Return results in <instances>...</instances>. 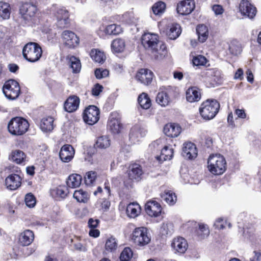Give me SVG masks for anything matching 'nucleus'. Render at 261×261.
I'll return each instance as SVG.
<instances>
[{
  "label": "nucleus",
  "mask_w": 261,
  "mask_h": 261,
  "mask_svg": "<svg viewBox=\"0 0 261 261\" xmlns=\"http://www.w3.org/2000/svg\"><path fill=\"white\" fill-rule=\"evenodd\" d=\"M229 51L234 56L239 55L242 51V46L240 43L237 41L231 42L229 46Z\"/></svg>",
  "instance_id": "nucleus-46"
},
{
  "label": "nucleus",
  "mask_w": 261,
  "mask_h": 261,
  "mask_svg": "<svg viewBox=\"0 0 261 261\" xmlns=\"http://www.w3.org/2000/svg\"><path fill=\"white\" fill-rule=\"evenodd\" d=\"M201 75L203 78H206L213 82V85L220 84L222 82L221 72L217 69H205L201 72Z\"/></svg>",
  "instance_id": "nucleus-12"
},
{
  "label": "nucleus",
  "mask_w": 261,
  "mask_h": 261,
  "mask_svg": "<svg viewBox=\"0 0 261 261\" xmlns=\"http://www.w3.org/2000/svg\"><path fill=\"white\" fill-rule=\"evenodd\" d=\"M73 197L79 202L87 203L89 199L90 195L87 192L80 189L74 191Z\"/></svg>",
  "instance_id": "nucleus-38"
},
{
  "label": "nucleus",
  "mask_w": 261,
  "mask_h": 261,
  "mask_svg": "<svg viewBox=\"0 0 261 261\" xmlns=\"http://www.w3.org/2000/svg\"><path fill=\"white\" fill-rule=\"evenodd\" d=\"M37 11L36 6L31 3L23 4L19 9L20 14L25 20H29L35 16Z\"/></svg>",
  "instance_id": "nucleus-14"
},
{
  "label": "nucleus",
  "mask_w": 261,
  "mask_h": 261,
  "mask_svg": "<svg viewBox=\"0 0 261 261\" xmlns=\"http://www.w3.org/2000/svg\"><path fill=\"white\" fill-rule=\"evenodd\" d=\"M97 176V173L95 171H89L86 173L85 176V184L88 186H90L95 181Z\"/></svg>",
  "instance_id": "nucleus-51"
},
{
  "label": "nucleus",
  "mask_w": 261,
  "mask_h": 261,
  "mask_svg": "<svg viewBox=\"0 0 261 261\" xmlns=\"http://www.w3.org/2000/svg\"><path fill=\"white\" fill-rule=\"evenodd\" d=\"M26 155L21 150H15L11 152L10 159L17 164H20L25 160Z\"/></svg>",
  "instance_id": "nucleus-37"
},
{
  "label": "nucleus",
  "mask_w": 261,
  "mask_h": 261,
  "mask_svg": "<svg viewBox=\"0 0 261 261\" xmlns=\"http://www.w3.org/2000/svg\"><path fill=\"white\" fill-rule=\"evenodd\" d=\"M180 27L178 24H171L168 25L166 30V35L169 39L174 40L180 34Z\"/></svg>",
  "instance_id": "nucleus-27"
},
{
  "label": "nucleus",
  "mask_w": 261,
  "mask_h": 261,
  "mask_svg": "<svg viewBox=\"0 0 261 261\" xmlns=\"http://www.w3.org/2000/svg\"><path fill=\"white\" fill-rule=\"evenodd\" d=\"M138 101L140 106L144 109H149L151 105L149 97L145 93H142L139 96Z\"/></svg>",
  "instance_id": "nucleus-42"
},
{
  "label": "nucleus",
  "mask_w": 261,
  "mask_h": 261,
  "mask_svg": "<svg viewBox=\"0 0 261 261\" xmlns=\"http://www.w3.org/2000/svg\"><path fill=\"white\" fill-rule=\"evenodd\" d=\"M219 108L220 104L217 100L207 99L201 103L199 112L204 119L211 120L218 113Z\"/></svg>",
  "instance_id": "nucleus-4"
},
{
  "label": "nucleus",
  "mask_w": 261,
  "mask_h": 261,
  "mask_svg": "<svg viewBox=\"0 0 261 261\" xmlns=\"http://www.w3.org/2000/svg\"><path fill=\"white\" fill-rule=\"evenodd\" d=\"M254 256L250 259V261H261V253L254 251Z\"/></svg>",
  "instance_id": "nucleus-64"
},
{
  "label": "nucleus",
  "mask_w": 261,
  "mask_h": 261,
  "mask_svg": "<svg viewBox=\"0 0 261 261\" xmlns=\"http://www.w3.org/2000/svg\"><path fill=\"white\" fill-rule=\"evenodd\" d=\"M99 222L98 219L90 218L88 221V225L91 228H95Z\"/></svg>",
  "instance_id": "nucleus-61"
},
{
  "label": "nucleus",
  "mask_w": 261,
  "mask_h": 261,
  "mask_svg": "<svg viewBox=\"0 0 261 261\" xmlns=\"http://www.w3.org/2000/svg\"><path fill=\"white\" fill-rule=\"evenodd\" d=\"M208 171L214 175H221L226 169V161L220 154H211L207 160Z\"/></svg>",
  "instance_id": "nucleus-2"
},
{
  "label": "nucleus",
  "mask_w": 261,
  "mask_h": 261,
  "mask_svg": "<svg viewBox=\"0 0 261 261\" xmlns=\"http://www.w3.org/2000/svg\"><path fill=\"white\" fill-rule=\"evenodd\" d=\"M192 62L194 66H204L207 62V60L204 56L198 55L193 57Z\"/></svg>",
  "instance_id": "nucleus-53"
},
{
  "label": "nucleus",
  "mask_w": 261,
  "mask_h": 261,
  "mask_svg": "<svg viewBox=\"0 0 261 261\" xmlns=\"http://www.w3.org/2000/svg\"><path fill=\"white\" fill-rule=\"evenodd\" d=\"M165 143V139L160 138L152 143L150 145L151 148H153L154 150H161L163 149Z\"/></svg>",
  "instance_id": "nucleus-54"
},
{
  "label": "nucleus",
  "mask_w": 261,
  "mask_h": 261,
  "mask_svg": "<svg viewBox=\"0 0 261 261\" xmlns=\"http://www.w3.org/2000/svg\"><path fill=\"white\" fill-rule=\"evenodd\" d=\"M146 131L139 125L134 126L129 133V140L133 144L138 143L140 139L146 135Z\"/></svg>",
  "instance_id": "nucleus-20"
},
{
  "label": "nucleus",
  "mask_w": 261,
  "mask_h": 261,
  "mask_svg": "<svg viewBox=\"0 0 261 261\" xmlns=\"http://www.w3.org/2000/svg\"><path fill=\"white\" fill-rule=\"evenodd\" d=\"M10 5L6 2H0V16L4 19H9L10 15Z\"/></svg>",
  "instance_id": "nucleus-43"
},
{
  "label": "nucleus",
  "mask_w": 261,
  "mask_h": 261,
  "mask_svg": "<svg viewBox=\"0 0 261 261\" xmlns=\"http://www.w3.org/2000/svg\"><path fill=\"white\" fill-rule=\"evenodd\" d=\"M161 196L162 199L170 205L174 204L177 200L175 193L171 191H165Z\"/></svg>",
  "instance_id": "nucleus-40"
},
{
  "label": "nucleus",
  "mask_w": 261,
  "mask_h": 261,
  "mask_svg": "<svg viewBox=\"0 0 261 261\" xmlns=\"http://www.w3.org/2000/svg\"><path fill=\"white\" fill-rule=\"evenodd\" d=\"M125 47L124 41L120 38L114 40L111 44L112 50L116 53L122 52L124 50Z\"/></svg>",
  "instance_id": "nucleus-44"
},
{
  "label": "nucleus",
  "mask_w": 261,
  "mask_h": 261,
  "mask_svg": "<svg viewBox=\"0 0 261 261\" xmlns=\"http://www.w3.org/2000/svg\"><path fill=\"white\" fill-rule=\"evenodd\" d=\"M28 121L21 117L12 118L8 124L9 132L14 136H21L24 134L29 127Z\"/></svg>",
  "instance_id": "nucleus-3"
},
{
  "label": "nucleus",
  "mask_w": 261,
  "mask_h": 261,
  "mask_svg": "<svg viewBox=\"0 0 261 261\" xmlns=\"http://www.w3.org/2000/svg\"><path fill=\"white\" fill-rule=\"evenodd\" d=\"M180 126L176 123H168L164 127V134L171 138L177 137L181 133Z\"/></svg>",
  "instance_id": "nucleus-25"
},
{
  "label": "nucleus",
  "mask_w": 261,
  "mask_h": 261,
  "mask_svg": "<svg viewBox=\"0 0 261 261\" xmlns=\"http://www.w3.org/2000/svg\"><path fill=\"white\" fill-rule=\"evenodd\" d=\"M171 246L177 252L184 253L187 250L188 245L187 241L184 238L177 237L173 239Z\"/></svg>",
  "instance_id": "nucleus-26"
},
{
  "label": "nucleus",
  "mask_w": 261,
  "mask_h": 261,
  "mask_svg": "<svg viewBox=\"0 0 261 261\" xmlns=\"http://www.w3.org/2000/svg\"><path fill=\"white\" fill-rule=\"evenodd\" d=\"M145 211L150 216L157 217L161 214L162 207L156 201H149L145 205Z\"/></svg>",
  "instance_id": "nucleus-22"
},
{
  "label": "nucleus",
  "mask_w": 261,
  "mask_h": 261,
  "mask_svg": "<svg viewBox=\"0 0 261 261\" xmlns=\"http://www.w3.org/2000/svg\"><path fill=\"white\" fill-rule=\"evenodd\" d=\"M201 98V94L199 89L195 87L189 88L186 92V99L190 102L199 101Z\"/></svg>",
  "instance_id": "nucleus-29"
},
{
  "label": "nucleus",
  "mask_w": 261,
  "mask_h": 261,
  "mask_svg": "<svg viewBox=\"0 0 261 261\" xmlns=\"http://www.w3.org/2000/svg\"><path fill=\"white\" fill-rule=\"evenodd\" d=\"M34 239L32 231L27 229L22 232L19 238V242L22 246H28L31 244Z\"/></svg>",
  "instance_id": "nucleus-28"
},
{
  "label": "nucleus",
  "mask_w": 261,
  "mask_h": 261,
  "mask_svg": "<svg viewBox=\"0 0 261 261\" xmlns=\"http://www.w3.org/2000/svg\"><path fill=\"white\" fill-rule=\"evenodd\" d=\"M143 174L142 167L138 164H133L129 166L128 176L132 180H139Z\"/></svg>",
  "instance_id": "nucleus-24"
},
{
  "label": "nucleus",
  "mask_w": 261,
  "mask_h": 261,
  "mask_svg": "<svg viewBox=\"0 0 261 261\" xmlns=\"http://www.w3.org/2000/svg\"><path fill=\"white\" fill-rule=\"evenodd\" d=\"M90 56L95 62L100 64H102L106 58L104 53L97 49H93L91 50Z\"/></svg>",
  "instance_id": "nucleus-39"
},
{
  "label": "nucleus",
  "mask_w": 261,
  "mask_h": 261,
  "mask_svg": "<svg viewBox=\"0 0 261 261\" xmlns=\"http://www.w3.org/2000/svg\"><path fill=\"white\" fill-rule=\"evenodd\" d=\"M153 77V72L148 69H141L136 75L137 80L145 85H149L151 83Z\"/></svg>",
  "instance_id": "nucleus-19"
},
{
  "label": "nucleus",
  "mask_w": 261,
  "mask_h": 261,
  "mask_svg": "<svg viewBox=\"0 0 261 261\" xmlns=\"http://www.w3.org/2000/svg\"><path fill=\"white\" fill-rule=\"evenodd\" d=\"M74 153L75 150L72 145L65 144L61 147L59 156L62 162L68 163L73 158Z\"/></svg>",
  "instance_id": "nucleus-16"
},
{
  "label": "nucleus",
  "mask_w": 261,
  "mask_h": 261,
  "mask_svg": "<svg viewBox=\"0 0 261 261\" xmlns=\"http://www.w3.org/2000/svg\"><path fill=\"white\" fill-rule=\"evenodd\" d=\"M256 8L248 0H242L239 5V12L241 14L250 19L254 17L256 14Z\"/></svg>",
  "instance_id": "nucleus-11"
},
{
  "label": "nucleus",
  "mask_w": 261,
  "mask_h": 261,
  "mask_svg": "<svg viewBox=\"0 0 261 261\" xmlns=\"http://www.w3.org/2000/svg\"><path fill=\"white\" fill-rule=\"evenodd\" d=\"M182 156L186 159L192 160L197 156V150L195 145L192 142H186L183 144Z\"/></svg>",
  "instance_id": "nucleus-18"
},
{
  "label": "nucleus",
  "mask_w": 261,
  "mask_h": 261,
  "mask_svg": "<svg viewBox=\"0 0 261 261\" xmlns=\"http://www.w3.org/2000/svg\"><path fill=\"white\" fill-rule=\"evenodd\" d=\"M122 28L120 25L116 24H112L107 27L102 25L99 28L98 34L100 37H103L104 35H118L122 32Z\"/></svg>",
  "instance_id": "nucleus-17"
},
{
  "label": "nucleus",
  "mask_w": 261,
  "mask_h": 261,
  "mask_svg": "<svg viewBox=\"0 0 261 261\" xmlns=\"http://www.w3.org/2000/svg\"><path fill=\"white\" fill-rule=\"evenodd\" d=\"M111 140L107 136H102L97 138L94 146L98 149H106L111 145Z\"/></svg>",
  "instance_id": "nucleus-33"
},
{
  "label": "nucleus",
  "mask_w": 261,
  "mask_h": 261,
  "mask_svg": "<svg viewBox=\"0 0 261 261\" xmlns=\"http://www.w3.org/2000/svg\"><path fill=\"white\" fill-rule=\"evenodd\" d=\"M3 91L8 99L14 100L19 96L20 88L17 81L14 80H10L5 82L3 87Z\"/></svg>",
  "instance_id": "nucleus-6"
},
{
  "label": "nucleus",
  "mask_w": 261,
  "mask_h": 261,
  "mask_svg": "<svg viewBox=\"0 0 261 261\" xmlns=\"http://www.w3.org/2000/svg\"><path fill=\"white\" fill-rule=\"evenodd\" d=\"M109 71L107 69H96L95 71V75L97 79H101L107 77L109 75Z\"/></svg>",
  "instance_id": "nucleus-56"
},
{
  "label": "nucleus",
  "mask_w": 261,
  "mask_h": 261,
  "mask_svg": "<svg viewBox=\"0 0 261 261\" xmlns=\"http://www.w3.org/2000/svg\"><path fill=\"white\" fill-rule=\"evenodd\" d=\"M100 111L98 108L95 106H89L84 111L83 119L84 121L89 124L93 125L99 119Z\"/></svg>",
  "instance_id": "nucleus-9"
},
{
  "label": "nucleus",
  "mask_w": 261,
  "mask_h": 261,
  "mask_svg": "<svg viewBox=\"0 0 261 261\" xmlns=\"http://www.w3.org/2000/svg\"><path fill=\"white\" fill-rule=\"evenodd\" d=\"M156 101L161 106L165 107L170 102V98L166 92L161 91L158 93Z\"/></svg>",
  "instance_id": "nucleus-41"
},
{
  "label": "nucleus",
  "mask_w": 261,
  "mask_h": 261,
  "mask_svg": "<svg viewBox=\"0 0 261 261\" xmlns=\"http://www.w3.org/2000/svg\"><path fill=\"white\" fill-rule=\"evenodd\" d=\"M108 128L114 134L120 133L122 127L120 115L116 112H112L108 121Z\"/></svg>",
  "instance_id": "nucleus-10"
},
{
  "label": "nucleus",
  "mask_w": 261,
  "mask_h": 261,
  "mask_svg": "<svg viewBox=\"0 0 261 261\" xmlns=\"http://www.w3.org/2000/svg\"><path fill=\"white\" fill-rule=\"evenodd\" d=\"M141 210V207L138 203L133 202L127 206L126 214L129 218H134L140 214Z\"/></svg>",
  "instance_id": "nucleus-32"
},
{
  "label": "nucleus",
  "mask_w": 261,
  "mask_h": 261,
  "mask_svg": "<svg viewBox=\"0 0 261 261\" xmlns=\"http://www.w3.org/2000/svg\"><path fill=\"white\" fill-rule=\"evenodd\" d=\"M235 114L239 118L244 119L246 117V114L244 110L237 109L235 110Z\"/></svg>",
  "instance_id": "nucleus-62"
},
{
  "label": "nucleus",
  "mask_w": 261,
  "mask_h": 261,
  "mask_svg": "<svg viewBox=\"0 0 261 261\" xmlns=\"http://www.w3.org/2000/svg\"><path fill=\"white\" fill-rule=\"evenodd\" d=\"M195 7L194 0H184L177 4L176 10L177 13L181 15H187L192 12Z\"/></svg>",
  "instance_id": "nucleus-13"
},
{
  "label": "nucleus",
  "mask_w": 261,
  "mask_h": 261,
  "mask_svg": "<svg viewBox=\"0 0 261 261\" xmlns=\"http://www.w3.org/2000/svg\"><path fill=\"white\" fill-rule=\"evenodd\" d=\"M103 87L97 84H96L92 90V95L94 96H98L100 93L102 91Z\"/></svg>",
  "instance_id": "nucleus-59"
},
{
  "label": "nucleus",
  "mask_w": 261,
  "mask_h": 261,
  "mask_svg": "<svg viewBox=\"0 0 261 261\" xmlns=\"http://www.w3.org/2000/svg\"><path fill=\"white\" fill-rule=\"evenodd\" d=\"M57 25L61 28L67 27L70 23L69 11L63 7L57 8L54 12Z\"/></svg>",
  "instance_id": "nucleus-8"
},
{
  "label": "nucleus",
  "mask_w": 261,
  "mask_h": 261,
  "mask_svg": "<svg viewBox=\"0 0 261 261\" xmlns=\"http://www.w3.org/2000/svg\"><path fill=\"white\" fill-rule=\"evenodd\" d=\"M227 222L222 218L217 219L214 224V226L216 228L218 229H222L225 227V225Z\"/></svg>",
  "instance_id": "nucleus-57"
},
{
  "label": "nucleus",
  "mask_w": 261,
  "mask_h": 261,
  "mask_svg": "<svg viewBox=\"0 0 261 261\" xmlns=\"http://www.w3.org/2000/svg\"><path fill=\"white\" fill-rule=\"evenodd\" d=\"M166 8V4L163 2H158L152 6V9L153 13L155 15L162 14Z\"/></svg>",
  "instance_id": "nucleus-49"
},
{
  "label": "nucleus",
  "mask_w": 261,
  "mask_h": 261,
  "mask_svg": "<svg viewBox=\"0 0 261 261\" xmlns=\"http://www.w3.org/2000/svg\"><path fill=\"white\" fill-rule=\"evenodd\" d=\"M67 60L70 67L72 69L73 73L79 72L81 70V65L80 60L73 56L68 55L66 57Z\"/></svg>",
  "instance_id": "nucleus-34"
},
{
  "label": "nucleus",
  "mask_w": 261,
  "mask_h": 261,
  "mask_svg": "<svg viewBox=\"0 0 261 261\" xmlns=\"http://www.w3.org/2000/svg\"><path fill=\"white\" fill-rule=\"evenodd\" d=\"M123 21L131 24H136L138 22V18L135 17L132 12H126L123 16Z\"/></svg>",
  "instance_id": "nucleus-50"
},
{
  "label": "nucleus",
  "mask_w": 261,
  "mask_h": 261,
  "mask_svg": "<svg viewBox=\"0 0 261 261\" xmlns=\"http://www.w3.org/2000/svg\"><path fill=\"white\" fill-rule=\"evenodd\" d=\"M196 32L198 36V40L200 42H204L207 39L208 35V29L206 25L201 24L197 26Z\"/></svg>",
  "instance_id": "nucleus-36"
},
{
  "label": "nucleus",
  "mask_w": 261,
  "mask_h": 261,
  "mask_svg": "<svg viewBox=\"0 0 261 261\" xmlns=\"http://www.w3.org/2000/svg\"><path fill=\"white\" fill-rule=\"evenodd\" d=\"M74 248L80 251L85 252L87 250L85 246L81 242H77L74 244Z\"/></svg>",
  "instance_id": "nucleus-60"
},
{
  "label": "nucleus",
  "mask_w": 261,
  "mask_h": 261,
  "mask_svg": "<svg viewBox=\"0 0 261 261\" xmlns=\"http://www.w3.org/2000/svg\"><path fill=\"white\" fill-rule=\"evenodd\" d=\"M68 189L64 186H59L53 190L52 195H55L57 198H64L67 195Z\"/></svg>",
  "instance_id": "nucleus-48"
},
{
  "label": "nucleus",
  "mask_w": 261,
  "mask_h": 261,
  "mask_svg": "<svg viewBox=\"0 0 261 261\" xmlns=\"http://www.w3.org/2000/svg\"><path fill=\"white\" fill-rule=\"evenodd\" d=\"M62 36L64 44L69 48H73L79 43V38L70 31H64Z\"/></svg>",
  "instance_id": "nucleus-15"
},
{
  "label": "nucleus",
  "mask_w": 261,
  "mask_h": 261,
  "mask_svg": "<svg viewBox=\"0 0 261 261\" xmlns=\"http://www.w3.org/2000/svg\"><path fill=\"white\" fill-rule=\"evenodd\" d=\"M212 9L216 15H222L224 11L222 6L218 4H215L212 6Z\"/></svg>",
  "instance_id": "nucleus-58"
},
{
  "label": "nucleus",
  "mask_w": 261,
  "mask_h": 261,
  "mask_svg": "<svg viewBox=\"0 0 261 261\" xmlns=\"http://www.w3.org/2000/svg\"><path fill=\"white\" fill-rule=\"evenodd\" d=\"M210 231L206 224H199V228L197 230V235L199 239L207 238L210 235Z\"/></svg>",
  "instance_id": "nucleus-45"
},
{
  "label": "nucleus",
  "mask_w": 261,
  "mask_h": 261,
  "mask_svg": "<svg viewBox=\"0 0 261 261\" xmlns=\"http://www.w3.org/2000/svg\"><path fill=\"white\" fill-rule=\"evenodd\" d=\"M54 119L50 116L45 117L42 118L40 123V129L44 132H50L54 127Z\"/></svg>",
  "instance_id": "nucleus-30"
},
{
  "label": "nucleus",
  "mask_w": 261,
  "mask_h": 261,
  "mask_svg": "<svg viewBox=\"0 0 261 261\" xmlns=\"http://www.w3.org/2000/svg\"><path fill=\"white\" fill-rule=\"evenodd\" d=\"M144 47L156 59H160L164 57L166 53V46L159 41V36L154 33H144L141 38Z\"/></svg>",
  "instance_id": "nucleus-1"
},
{
  "label": "nucleus",
  "mask_w": 261,
  "mask_h": 261,
  "mask_svg": "<svg viewBox=\"0 0 261 261\" xmlns=\"http://www.w3.org/2000/svg\"><path fill=\"white\" fill-rule=\"evenodd\" d=\"M118 244L116 239L113 237L109 238L106 242L105 248L106 250L113 252L116 250Z\"/></svg>",
  "instance_id": "nucleus-47"
},
{
  "label": "nucleus",
  "mask_w": 261,
  "mask_h": 261,
  "mask_svg": "<svg viewBox=\"0 0 261 261\" xmlns=\"http://www.w3.org/2000/svg\"><path fill=\"white\" fill-rule=\"evenodd\" d=\"M25 202L29 207H33L36 203V199L32 193H28L25 197Z\"/></svg>",
  "instance_id": "nucleus-55"
},
{
  "label": "nucleus",
  "mask_w": 261,
  "mask_h": 261,
  "mask_svg": "<svg viewBox=\"0 0 261 261\" xmlns=\"http://www.w3.org/2000/svg\"><path fill=\"white\" fill-rule=\"evenodd\" d=\"M132 240L139 246H144L149 243L151 240L146 227H140L134 229L132 233Z\"/></svg>",
  "instance_id": "nucleus-7"
},
{
  "label": "nucleus",
  "mask_w": 261,
  "mask_h": 261,
  "mask_svg": "<svg viewBox=\"0 0 261 261\" xmlns=\"http://www.w3.org/2000/svg\"><path fill=\"white\" fill-rule=\"evenodd\" d=\"M133 256V252L130 248H125L121 253L120 259L121 261H129Z\"/></svg>",
  "instance_id": "nucleus-52"
},
{
  "label": "nucleus",
  "mask_w": 261,
  "mask_h": 261,
  "mask_svg": "<svg viewBox=\"0 0 261 261\" xmlns=\"http://www.w3.org/2000/svg\"><path fill=\"white\" fill-rule=\"evenodd\" d=\"M23 57L28 61L32 63L37 62L42 55V49L41 46L35 42H29L23 47L22 49Z\"/></svg>",
  "instance_id": "nucleus-5"
},
{
  "label": "nucleus",
  "mask_w": 261,
  "mask_h": 261,
  "mask_svg": "<svg viewBox=\"0 0 261 261\" xmlns=\"http://www.w3.org/2000/svg\"><path fill=\"white\" fill-rule=\"evenodd\" d=\"M243 71L241 68H239L236 72L234 76V79H239L240 80H242L243 78Z\"/></svg>",
  "instance_id": "nucleus-63"
},
{
  "label": "nucleus",
  "mask_w": 261,
  "mask_h": 261,
  "mask_svg": "<svg viewBox=\"0 0 261 261\" xmlns=\"http://www.w3.org/2000/svg\"><path fill=\"white\" fill-rule=\"evenodd\" d=\"M82 177L80 174H72L69 176L67 185L68 187L71 188H75L81 184Z\"/></svg>",
  "instance_id": "nucleus-35"
},
{
  "label": "nucleus",
  "mask_w": 261,
  "mask_h": 261,
  "mask_svg": "<svg viewBox=\"0 0 261 261\" xmlns=\"http://www.w3.org/2000/svg\"><path fill=\"white\" fill-rule=\"evenodd\" d=\"M173 155V150L167 146H164L161 151L160 155L155 156L156 159L160 163L163 161L170 160Z\"/></svg>",
  "instance_id": "nucleus-31"
},
{
  "label": "nucleus",
  "mask_w": 261,
  "mask_h": 261,
  "mask_svg": "<svg viewBox=\"0 0 261 261\" xmlns=\"http://www.w3.org/2000/svg\"><path fill=\"white\" fill-rule=\"evenodd\" d=\"M80 99L75 95L69 96L64 103L65 110L69 113L76 111L80 105Z\"/></svg>",
  "instance_id": "nucleus-23"
},
{
  "label": "nucleus",
  "mask_w": 261,
  "mask_h": 261,
  "mask_svg": "<svg viewBox=\"0 0 261 261\" xmlns=\"http://www.w3.org/2000/svg\"><path fill=\"white\" fill-rule=\"evenodd\" d=\"M7 187L11 190H15L21 186V177L17 174H12L5 179Z\"/></svg>",
  "instance_id": "nucleus-21"
}]
</instances>
